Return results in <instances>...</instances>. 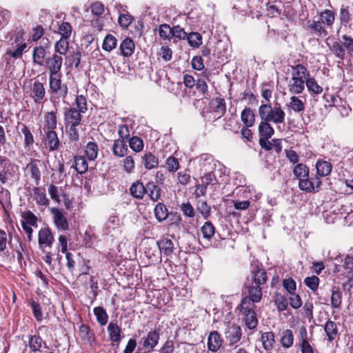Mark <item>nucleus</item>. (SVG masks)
I'll return each mask as SVG.
<instances>
[{"instance_id":"1","label":"nucleus","mask_w":353,"mask_h":353,"mask_svg":"<svg viewBox=\"0 0 353 353\" xmlns=\"http://www.w3.org/2000/svg\"><path fill=\"white\" fill-rule=\"evenodd\" d=\"M309 173L308 167L303 163L296 164L293 169L294 176L299 179L298 185L301 190L309 193L317 192L322 182L316 176L310 178Z\"/></svg>"},{"instance_id":"2","label":"nucleus","mask_w":353,"mask_h":353,"mask_svg":"<svg viewBox=\"0 0 353 353\" xmlns=\"http://www.w3.org/2000/svg\"><path fill=\"white\" fill-rule=\"evenodd\" d=\"M76 107L64 108L63 120L65 125H79L82 120V114L88 110L85 97L77 95L75 98Z\"/></svg>"},{"instance_id":"3","label":"nucleus","mask_w":353,"mask_h":353,"mask_svg":"<svg viewBox=\"0 0 353 353\" xmlns=\"http://www.w3.org/2000/svg\"><path fill=\"white\" fill-rule=\"evenodd\" d=\"M258 113L262 121L276 125L285 122V113L279 103H275L274 105L262 103L259 108Z\"/></svg>"},{"instance_id":"4","label":"nucleus","mask_w":353,"mask_h":353,"mask_svg":"<svg viewBox=\"0 0 353 353\" xmlns=\"http://www.w3.org/2000/svg\"><path fill=\"white\" fill-rule=\"evenodd\" d=\"M50 92L52 94V99H62L65 103V99L68 94V89L65 84H62L60 74H50L49 79Z\"/></svg>"},{"instance_id":"5","label":"nucleus","mask_w":353,"mask_h":353,"mask_svg":"<svg viewBox=\"0 0 353 353\" xmlns=\"http://www.w3.org/2000/svg\"><path fill=\"white\" fill-rule=\"evenodd\" d=\"M54 242V234L50 228L43 227L39 230L38 245L43 252H46L47 248L50 249Z\"/></svg>"},{"instance_id":"6","label":"nucleus","mask_w":353,"mask_h":353,"mask_svg":"<svg viewBox=\"0 0 353 353\" xmlns=\"http://www.w3.org/2000/svg\"><path fill=\"white\" fill-rule=\"evenodd\" d=\"M50 212L52 214L54 224L59 231H65L69 229L68 220L63 210L51 208Z\"/></svg>"},{"instance_id":"7","label":"nucleus","mask_w":353,"mask_h":353,"mask_svg":"<svg viewBox=\"0 0 353 353\" xmlns=\"http://www.w3.org/2000/svg\"><path fill=\"white\" fill-rule=\"evenodd\" d=\"M50 29L55 33L60 34L61 38L70 39L72 32V27L67 21H54L50 25Z\"/></svg>"},{"instance_id":"8","label":"nucleus","mask_w":353,"mask_h":353,"mask_svg":"<svg viewBox=\"0 0 353 353\" xmlns=\"http://www.w3.org/2000/svg\"><path fill=\"white\" fill-rule=\"evenodd\" d=\"M225 339L229 345H233L239 342L242 336L241 328L236 324L228 325L225 332Z\"/></svg>"},{"instance_id":"9","label":"nucleus","mask_w":353,"mask_h":353,"mask_svg":"<svg viewBox=\"0 0 353 353\" xmlns=\"http://www.w3.org/2000/svg\"><path fill=\"white\" fill-rule=\"evenodd\" d=\"M30 96L36 103H43L46 97V88L43 84L35 81L30 85Z\"/></svg>"},{"instance_id":"10","label":"nucleus","mask_w":353,"mask_h":353,"mask_svg":"<svg viewBox=\"0 0 353 353\" xmlns=\"http://www.w3.org/2000/svg\"><path fill=\"white\" fill-rule=\"evenodd\" d=\"M43 132L45 133L44 143L49 151L53 152L58 150L60 146V140L54 130H43Z\"/></svg>"},{"instance_id":"11","label":"nucleus","mask_w":353,"mask_h":353,"mask_svg":"<svg viewBox=\"0 0 353 353\" xmlns=\"http://www.w3.org/2000/svg\"><path fill=\"white\" fill-rule=\"evenodd\" d=\"M62 63V57L57 54H54L51 57H49L46 60V65L50 72V74H59V72L61 69Z\"/></svg>"},{"instance_id":"12","label":"nucleus","mask_w":353,"mask_h":353,"mask_svg":"<svg viewBox=\"0 0 353 353\" xmlns=\"http://www.w3.org/2000/svg\"><path fill=\"white\" fill-rule=\"evenodd\" d=\"M291 68V78L303 80L307 81L310 77V72L305 65L299 63L294 65H290Z\"/></svg>"},{"instance_id":"13","label":"nucleus","mask_w":353,"mask_h":353,"mask_svg":"<svg viewBox=\"0 0 353 353\" xmlns=\"http://www.w3.org/2000/svg\"><path fill=\"white\" fill-rule=\"evenodd\" d=\"M307 28L312 34L317 37H325L328 34L327 30L323 26V22L320 20H308L307 21Z\"/></svg>"},{"instance_id":"14","label":"nucleus","mask_w":353,"mask_h":353,"mask_svg":"<svg viewBox=\"0 0 353 353\" xmlns=\"http://www.w3.org/2000/svg\"><path fill=\"white\" fill-rule=\"evenodd\" d=\"M143 348L148 351H152L157 345L159 340V332L156 330L150 331L147 336L143 339Z\"/></svg>"},{"instance_id":"15","label":"nucleus","mask_w":353,"mask_h":353,"mask_svg":"<svg viewBox=\"0 0 353 353\" xmlns=\"http://www.w3.org/2000/svg\"><path fill=\"white\" fill-rule=\"evenodd\" d=\"M57 109L47 112L44 114L43 130H54L57 125Z\"/></svg>"},{"instance_id":"16","label":"nucleus","mask_w":353,"mask_h":353,"mask_svg":"<svg viewBox=\"0 0 353 353\" xmlns=\"http://www.w3.org/2000/svg\"><path fill=\"white\" fill-rule=\"evenodd\" d=\"M112 150L113 154L117 157H124L128 152V148L126 145V141L114 140Z\"/></svg>"},{"instance_id":"17","label":"nucleus","mask_w":353,"mask_h":353,"mask_svg":"<svg viewBox=\"0 0 353 353\" xmlns=\"http://www.w3.org/2000/svg\"><path fill=\"white\" fill-rule=\"evenodd\" d=\"M247 290L245 297L258 303L261 301L263 296L261 287L249 283L247 285Z\"/></svg>"},{"instance_id":"18","label":"nucleus","mask_w":353,"mask_h":353,"mask_svg":"<svg viewBox=\"0 0 353 353\" xmlns=\"http://www.w3.org/2000/svg\"><path fill=\"white\" fill-rule=\"evenodd\" d=\"M306 81L290 78L288 83V90L291 94H299L303 92Z\"/></svg>"},{"instance_id":"19","label":"nucleus","mask_w":353,"mask_h":353,"mask_svg":"<svg viewBox=\"0 0 353 353\" xmlns=\"http://www.w3.org/2000/svg\"><path fill=\"white\" fill-rule=\"evenodd\" d=\"M316 174L320 176H327L330 174L332 165V164L323 159H319L316 163Z\"/></svg>"},{"instance_id":"20","label":"nucleus","mask_w":353,"mask_h":353,"mask_svg":"<svg viewBox=\"0 0 353 353\" xmlns=\"http://www.w3.org/2000/svg\"><path fill=\"white\" fill-rule=\"evenodd\" d=\"M222 341L220 334L214 331L210 332L208 339V347L212 352L217 351L221 346Z\"/></svg>"},{"instance_id":"21","label":"nucleus","mask_w":353,"mask_h":353,"mask_svg":"<svg viewBox=\"0 0 353 353\" xmlns=\"http://www.w3.org/2000/svg\"><path fill=\"white\" fill-rule=\"evenodd\" d=\"M33 198L35 200L37 204L42 206L47 207L50 204V200L46 196L45 190L39 188H34L33 190Z\"/></svg>"},{"instance_id":"22","label":"nucleus","mask_w":353,"mask_h":353,"mask_svg":"<svg viewBox=\"0 0 353 353\" xmlns=\"http://www.w3.org/2000/svg\"><path fill=\"white\" fill-rule=\"evenodd\" d=\"M252 275V282L250 284L261 287V285L265 284L268 281L267 273L263 269H258L253 271Z\"/></svg>"},{"instance_id":"23","label":"nucleus","mask_w":353,"mask_h":353,"mask_svg":"<svg viewBox=\"0 0 353 353\" xmlns=\"http://www.w3.org/2000/svg\"><path fill=\"white\" fill-rule=\"evenodd\" d=\"M121 54L125 57H130L134 51L135 46L134 41L127 37L122 41L119 47Z\"/></svg>"},{"instance_id":"24","label":"nucleus","mask_w":353,"mask_h":353,"mask_svg":"<svg viewBox=\"0 0 353 353\" xmlns=\"http://www.w3.org/2000/svg\"><path fill=\"white\" fill-rule=\"evenodd\" d=\"M79 174H85L88 169V164L83 156L77 155L74 157V163L72 165Z\"/></svg>"},{"instance_id":"25","label":"nucleus","mask_w":353,"mask_h":353,"mask_svg":"<svg viewBox=\"0 0 353 353\" xmlns=\"http://www.w3.org/2000/svg\"><path fill=\"white\" fill-rule=\"evenodd\" d=\"M324 330L330 342L334 341L339 334L336 323L331 320H328L324 325Z\"/></svg>"},{"instance_id":"26","label":"nucleus","mask_w":353,"mask_h":353,"mask_svg":"<svg viewBox=\"0 0 353 353\" xmlns=\"http://www.w3.org/2000/svg\"><path fill=\"white\" fill-rule=\"evenodd\" d=\"M259 138H271L274 133V130L270 125V123L262 121L259 127Z\"/></svg>"},{"instance_id":"27","label":"nucleus","mask_w":353,"mask_h":353,"mask_svg":"<svg viewBox=\"0 0 353 353\" xmlns=\"http://www.w3.org/2000/svg\"><path fill=\"white\" fill-rule=\"evenodd\" d=\"M241 120L246 127H252L255 122V115L250 108H244L241 114Z\"/></svg>"},{"instance_id":"28","label":"nucleus","mask_w":353,"mask_h":353,"mask_svg":"<svg viewBox=\"0 0 353 353\" xmlns=\"http://www.w3.org/2000/svg\"><path fill=\"white\" fill-rule=\"evenodd\" d=\"M130 192L133 197L142 199L146 194V189L142 183L136 181L130 186Z\"/></svg>"},{"instance_id":"29","label":"nucleus","mask_w":353,"mask_h":353,"mask_svg":"<svg viewBox=\"0 0 353 353\" xmlns=\"http://www.w3.org/2000/svg\"><path fill=\"white\" fill-rule=\"evenodd\" d=\"M146 194H148L150 199L156 202L160 199L161 197V188L155 185L154 183H148L145 186Z\"/></svg>"},{"instance_id":"30","label":"nucleus","mask_w":353,"mask_h":353,"mask_svg":"<svg viewBox=\"0 0 353 353\" xmlns=\"http://www.w3.org/2000/svg\"><path fill=\"white\" fill-rule=\"evenodd\" d=\"M258 302L254 301L247 297L243 298L241 304L239 306L240 314H245L255 312L256 305L255 303Z\"/></svg>"},{"instance_id":"31","label":"nucleus","mask_w":353,"mask_h":353,"mask_svg":"<svg viewBox=\"0 0 353 353\" xmlns=\"http://www.w3.org/2000/svg\"><path fill=\"white\" fill-rule=\"evenodd\" d=\"M108 332L112 341L119 342L121 341V329L117 323L110 322L108 326Z\"/></svg>"},{"instance_id":"32","label":"nucleus","mask_w":353,"mask_h":353,"mask_svg":"<svg viewBox=\"0 0 353 353\" xmlns=\"http://www.w3.org/2000/svg\"><path fill=\"white\" fill-rule=\"evenodd\" d=\"M288 106L294 112L299 113L303 112L305 110V103L298 97L292 96L290 99Z\"/></svg>"},{"instance_id":"33","label":"nucleus","mask_w":353,"mask_h":353,"mask_svg":"<svg viewBox=\"0 0 353 353\" xmlns=\"http://www.w3.org/2000/svg\"><path fill=\"white\" fill-rule=\"evenodd\" d=\"M319 16L320 21L327 27H332L335 21V14L332 10L325 9L320 13Z\"/></svg>"},{"instance_id":"34","label":"nucleus","mask_w":353,"mask_h":353,"mask_svg":"<svg viewBox=\"0 0 353 353\" xmlns=\"http://www.w3.org/2000/svg\"><path fill=\"white\" fill-rule=\"evenodd\" d=\"M280 342L285 348H289L292 346L294 343V334L291 330H285L281 334Z\"/></svg>"},{"instance_id":"35","label":"nucleus","mask_w":353,"mask_h":353,"mask_svg":"<svg viewBox=\"0 0 353 353\" xmlns=\"http://www.w3.org/2000/svg\"><path fill=\"white\" fill-rule=\"evenodd\" d=\"M159 247L161 252L166 256H169L173 253L174 243L170 239H161L159 243Z\"/></svg>"},{"instance_id":"36","label":"nucleus","mask_w":353,"mask_h":353,"mask_svg":"<svg viewBox=\"0 0 353 353\" xmlns=\"http://www.w3.org/2000/svg\"><path fill=\"white\" fill-rule=\"evenodd\" d=\"M241 316H243V319L246 326L250 330H254L256 327V326L258 325V319L256 317V312L241 314Z\"/></svg>"},{"instance_id":"37","label":"nucleus","mask_w":353,"mask_h":353,"mask_svg":"<svg viewBox=\"0 0 353 353\" xmlns=\"http://www.w3.org/2000/svg\"><path fill=\"white\" fill-rule=\"evenodd\" d=\"M33 62L39 65H43L45 57L46 50L43 46L35 47L32 52Z\"/></svg>"},{"instance_id":"38","label":"nucleus","mask_w":353,"mask_h":353,"mask_svg":"<svg viewBox=\"0 0 353 353\" xmlns=\"http://www.w3.org/2000/svg\"><path fill=\"white\" fill-rule=\"evenodd\" d=\"M99 148L95 142L90 141L85 148V153L90 161H94L97 158Z\"/></svg>"},{"instance_id":"39","label":"nucleus","mask_w":353,"mask_h":353,"mask_svg":"<svg viewBox=\"0 0 353 353\" xmlns=\"http://www.w3.org/2000/svg\"><path fill=\"white\" fill-rule=\"evenodd\" d=\"M343 294L336 288H333L331 295V305L333 309H340L342 303Z\"/></svg>"},{"instance_id":"40","label":"nucleus","mask_w":353,"mask_h":353,"mask_svg":"<svg viewBox=\"0 0 353 353\" xmlns=\"http://www.w3.org/2000/svg\"><path fill=\"white\" fill-rule=\"evenodd\" d=\"M349 6H342L339 12V20L342 26H346L352 19V14Z\"/></svg>"},{"instance_id":"41","label":"nucleus","mask_w":353,"mask_h":353,"mask_svg":"<svg viewBox=\"0 0 353 353\" xmlns=\"http://www.w3.org/2000/svg\"><path fill=\"white\" fill-rule=\"evenodd\" d=\"M30 170L32 178L34 180L36 185H38L41 179V172L37 161H32L26 165Z\"/></svg>"},{"instance_id":"42","label":"nucleus","mask_w":353,"mask_h":353,"mask_svg":"<svg viewBox=\"0 0 353 353\" xmlns=\"http://www.w3.org/2000/svg\"><path fill=\"white\" fill-rule=\"evenodd\" d=\"M69 39L61 38L57 41L54 45L56 54L59 55H65L69 48Z\"/></svg>"},{"instance_id":"43","label":"nucleus","mask_w":353,"mask_h":353,"mask_svg":"<svg viewBox=\"0 0 353 353\" xmlns=\"http://www.w3.org/2000/svg\"><path fill=\"white\" fill-rule=\"evenodd\" d=\"M331 52L339 59L343 60L345 57V50L342 43L339 41H334L330 46Z\"/></svg>"},{"instance_id":"44","label":"nucleus","mask_w":353,"mask_h":353,"mask_svg":"<svg viewBox=\"0 0 353 353\" xmlns=\"http://www.w3.org/2000/svg\"><path fill=\"white\" fill-rule=\"evenodd\" d=\"M203 237L210 240L215 233V227L210 221H205L201 228Z\"/></svg>"},{"instance_id":"45","label":"nucleus","mask_w":353,"mask_h":353,"mask_svg":"<svg viewBox=\"0 0 353 353\" xmlns=\"http://www.w3.org/2000/svg\"><path fill=\"white\" fill-rule=\"evenodd\" d=\"M215 107L214 112L218 118L223 117L226 112L225 101L223 98L217 97L214 99Z\"/></svg>"},{"instance_id":"46","label":"nucleus","mask_w":353,"mask_h":353,"mask_svg":"<svg viewBox=\"0 0 353 353\" xmlns=\"http://www.w3.org/2000/svg\"><path fill=\"white\" fill-rule=\"evenodd\" d=\"M143 163L147 170L155 168L159 165L158 159L152 153L145 154L143 157Z\"/></svg>"},{"instance_id":"47","label":"nucleus","mask_w":353,"mask_h":353,"mask_svg":"<svg viewBox=\"0 0 353 353\" xmlns=\"http://www.w3.org/2000/svg\"><path fill=\"white\" fill-rule=\"evenodd\" d=\"M154 214L159 221L161 222L165 220L168 216L166 206L161 203H158L154 208Z\"/></svg>"},{"instance_id":"48","label":"nucleus","mask_w":353,"mask_h":353,"mask_svg":"<svg viewBox=\"0 0 353 353\" xmlns=\"http://www.w3.org/2000/svg\"><path fill=\"white\" fill-rule=\"evenodd\" d=\"M305 85L308 91L314 94H319L323 92V88L317 83L314 77H309Z\"/></svg>"},{"instance_id":"49","label":"nucleus","mask_w":353,"mask_h":353,"mask_svg":"<svg viewBox=\"0 0 353 353\" xmlns=\"http://www.w3.org/2000/svg\"><path fill=\"white\" fill-rule=\"evenodd\" d=\"M117 43L116 37L112 34H108L103 40L102 48L104 50L110 52L116 48Z\"/></svg>"},{"instance_id":"50","label":"nucleus","mask_w":353,"mask_h":353,"mask_svg":"<svg viewBox=\"0 0 353 353\" xmlns=\"http://www.w3.org/2000/svg\"><path fill=\"white\" fill-rule=\"evenodd\" d=\"M128 143L130 148L136 152H139L143 149V141L139 137H132V138L129 139Z\"/></svg>"},{"instance_id":"51","label":"nucleus","mask_w":353,"mask_h":353,"mask_svg":"<svg viewBox=\"0 0 353 353\" xmlns=\"http://www.w3.org/2000/svg\"><path fill=\"white\" fill-rule=\"evenodd\" d=\"M94 314L100 325H105L108 323V316L105 310L102 307H94Z\"/></svg>"},{"instance_id":"52","label":"nucleus","mask_w":353,"mask_h":353,"mask_svg":"<svg viewBox=\"0 0 353 353\" xmlns=\"http://www.w3.org/2000/svg\"><path fill=\"white\" fill-rule=\"evenodd\" d=\"M261 341L265 350L272 349L274 343V333L272 332L263 333L261 336Z\"/></svg>"},{"instance_id":"53","label":"nucleus","mask_w":353,"mask_h":353,"mask_svg":"<svg viewBox=\"0 0 353 353\" xmlns=\"http://www.w3.org/2000/svg\"><path fill=\"white\" fill-rule=\"evenodd\" d=\"M79 336L85 342H90L94 338V334L90 332L89 326L85 324H81L79 327Z\"/></svg>"},{"instance_id":"54","label":"nucleus","mask_w":353,"mask_h":353,"mask_svg":"<svg viewBox=\"0 0 353 353\" xmlns=\"http://www.w3.org/2000/svg\"><path fill=\"white\" fill-rule=\"evenodd\" d=\"M28 338V343L31 350L33 352L39 351L42 345V339L37 335H30Z\"/></svg>"},{"instance_id":"55","label":"nucleus","mask_w":353,"mask_h":353,"mask_svg":"<svg viewBox=\"0 0 353 353\" xmlns=\"http://www.w3.org/2000/svg\"><path fill=\"white\" fill-rule=\"evenodd\" d=\"M196 209L202 214L203 219H207L210 216L211 208L206 201L203 200L198 201Z\"/></svg>"},{"instance_id":"56","label":"nucleus","mask_w":353,"mask_h":353,"mask_svg":"<svg viewBox=\"0 0 353 353\" xmlns=\"http://www.w3.org/2000/svg\"><path fill=\"white\" fill-rule=\"evenodd\" d=\"M21 217L23 218V221L21 223H25L26 225L37 226V217L30 211H26L21 214Z\"/></svg>"},{"instance_id":"57","label":"nucleus","mask_w":353,"mask_h":353,"mask_svg":"<svg viewBox=\"0 0 353 353\" xmlns=\"http://www.w3.org/2000/svg\"><path fill=\"white\" fill-rule=\"evenodd\" d=\"M274 303L276 305L277 310L279 312H283L288 308V303L287 299L281 294H276L274 296Z\"/></svg>"},{"instance_id":"58","label":"nucleus","mask_w":353,"mask_h":353,"mask_svg":"<svg viewBox=\"0 0 353 353\" xmlns=\"http://www.w3.org/2000/svg\"><path fill=\"white\" fill-rule=\"evenodd\" d=\"M194 86L196 89L199 92V95L201 98H207L208 95V85L204 79H199Z\"/></svg>"},{"instance_id":"59","label":"nucleus","mask_w":353,"mask_h":353,"mask_svg":"<svg viewBox=\"0 0 353 353\" xmlns=\"http://www.w3.org/2000/svg\"><path fill=\"white\" fill-rule=\"evenodd\" d=\"M63 191L61 189H59L56 185L51 184L48 188V193L50 198L57 203L61 202V194Z\"/></svg>"},{"instance_id":"60","label":"nucleus","mask_w":353,"mask_h":353,"mask_svg":"<svg viewBox=\"0 0 353 353\" xmlns=\"http://www.w3.org/2000/svg\"><path fill=\"white\" fill-rule=\"evenodd\" d=\"M123 169L128 174L134 172L135 168V162L132 156H125V158L122 161Z\"/></svg>"},{"instance_id":"61","label":"nucleus","mask_w":353,"mask_h":353,"mask_svg":"<svg viewBox=\"0 0 353 353\" xmlns=\"http://www.w3.org/2000/svg\"><path fill=\"white\" fill-rule=\"evenodd\" d=\"M186 38L192 47L198 48L202 43V37L198 32H191Z\"/></svg>"},{"instance_id":"62","label":"nucleus","mask_w":353,"mask_h":353,"mask_svg":"<svg viewBox=\"0 0 353 353\" xmlns=\"http://www.w3.org/2000/svg\"><path fill=\"white\" fill-rule=\"evenodd\" d=\"M343 267L347 277L353 276V256H347L344 259Z\"/></svg>"},{"instance_id":"63","label":"nucleus","mask_w":353,"mask_h":353,"mask_svg":"<svg viewBox=\"0 0 353 353\" xmlns=\"http://www.w3.org/2000/svg\"><path fill=\"white\" fill-rule=\"evenodd\" d=\"M21 132L24 135V146H25V148L29 147L34 142L33 135L32 134L29 128L24 124L22 125Z\"/></svg>"},{"instance_id":"64","label":"nucleus","mask_w":353,"mask_h":353,"mask_svg":"<svg viewBox=\"0 0 353 353\" xmlns=\"http://www.w3.org/2000/svg\"><path fill=\"white\" fill-rule=\"evenodd\" d=\"M159 36L164 40H170L172 38V28L168 24H162L159 29Z\"/></svg>"}]
</instances>
